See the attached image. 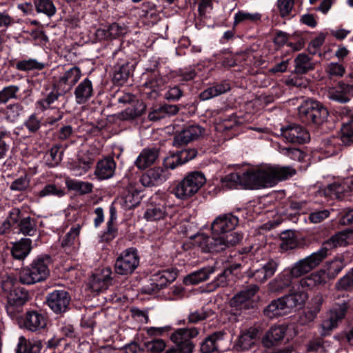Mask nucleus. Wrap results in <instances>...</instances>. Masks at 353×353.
<instances>
[{
  "instance_id": "obj_60",
  "label": "nucleus",
  "mask_w": 353,
  "mask_h": 353,
  "mask_svg": "<svg viewBox=\"0 0 353 353\" xmlns=\"http://www.w3.org/2000/svg\"><path fill=\"white\" fill-rule=\"evenodd\" d=\"M201 70V66L194 65L180 69L179 71V75L181 77L183 81H190L193 79L199 73Z\"/></svg>"
},
{
  "instance_id": "obj_52",
  "label": "nucleus",
  "mask_w": 353,
  "mask_h": 353,
  "mask_svg": "<svg viewBox=\"0 0 353 353\" xmlns=\"http://www.w3.org/2000/svg\"><path fill=\"white\" fill-rule=\"evenodd\" d=\"M80 230L81 225L79 224L73 225L63 238L61 243L62 246L70 247L73 245L74 241L78 239Z\"/></svg>"
},
{
  "instance_id": "obj_3",
  "label": "nucleus",
  "mask_w": 353,
  "mask_h": 353,
  "mask_svg": "<svg viewBox=\"0 0 353 353\" xmlns=\"http://www.w3.org/2000/svg\"><path fill=\"white\" fill-rule=\"evenodd\" d=\"M239 223V219L231 213L217 216L212 223V236L199 234L194 243L203 252H221L238 243L242 236L232 232Z\"/></svg>"
},
{
  "instance_id": "obj_57",
  "label": "nucleus",
  "mask_w": 353,
  "mask_h": 353,
  "mask_svg": "<svg viewBox=\"0 0 353 353\" xmlns=\"http://www.w3.org/2000/svg\"><path fill=\"white\" fill-rule=\"evenodd\" d=\"M261 18V14L258 12L250 13L243 11H239L234 15V24L243 21H257Z\"/></svg>"
},
{
  "instance_id": "obj_32",
  "label": "nucleus",
  "mask_w": 353,
  "mask_h": 353,
  "mask_svg": "<svg viewBox=\"0 0 353 353\" xmlns=\"http://www.w3.org/2000/svg\"><path fill=\"white\" fill-rule=\"evenodd\" d=\"M14 134L17 136L18 134L14 130H9L4 125L0 126V159L6 156L10 150V145L14 140Z\"/></svg>"
},
{
  "instance_id": "obj_50",
  "label": "nucleus",
  "mask_w": 353,
  "mask_h": 353,
  "mask_svg": "<svg viewBox=\"0 0 353 353\" xmlns=\"http://www.w3.org/2000/svg\"><path fill=\"white\" fill-rule=\"evenodd\" d=\"M20 232L24 235L33 236L37 232L36 223L34 219L30 216L20 219L18 227Z\"/></svg>"
},
{
  "instance_id": "obj_29",
  "label": "nucleus",
  "mask_w": 353,
  "mask_h": 353,
  "mask_svg": "<svg viewBox=\"0 0 353 353\" xmlns=\"http://www.w3.org/2000/svg\"><path fill=\"white\" fill-rule=\"evenodd\" d=\"M32 240L28 238H23L12 245L11 254L17 260H24L32 250Z\"/></svg>"
},
{
  "instance_id": "obj_7",
  "label": "nucleus",
  "mask_w": 353,
  "mask_h": 353,
  "mask_svg": "<svg viewBox=\"0 0 353 353\" xmlns=\"http://www.w3.org/2000/svg\"><path fill=\"white\" fill-rule=\"evenodd\" d=\"M139 262L140 258L137 250L134 248H127L117 257L114 271L118 275H130L139 267Z\"/></svg>"
},
{
  "instance_id": "obj_8",
  "label": "nucleus",
  "mask_w": 353,
  "mask_h": 353,
  "mask_svg": "<svg viewBox=\"0 0 353 353\" xmlns=\"http://www.w3.org/2000/svg\"><path fill=\"white\" fill-rule=\"evenodd\" d=\"M259 290L257 285L252 284L237 292L230 300L231 307L237 310L254 307L258 301L256 293Z\"/></svg>"
},
{
  "instance_id": "obj_44",
  "label": "nucleus",
  "mask_w": 353,
  "mask_h": 353,
  "mask_svg": "<svg viewBox=\"0 0 353 353\" xmlns=\"http://www.w3.org/2000/svg\"><path fill=\"white\" fill-rule=\"evenodd\" d=\"M65 194V191L60 186L54 183H48L43 188L35 192L34 195L37 199H41L48 196H55L61 198Z\"/></svg>"
},
{
  "instance_id": "obj_33",
  "label": "nucleus",
  "mask_w": 353,
  "mask_h": 353,
  "mask_svg": "<svg viewBox=\"0 0 353 353\" xmlns=\"http://www.w3.org/2000/svg\"><path fill=\"white\" fill-rule=\"evenodd\" d=\"M230 90V85L227 81H223L220 83L209 87L203 91L199 97L202 101L209 100L213 97L224 94Z\"/></svg>"
},
{
  "instance_id": "obj_27",
  "label": "nucleus",
  "mask_w": 353,
  "mask_h": 353,
  "mask_svg": "<svg viewBox=\"0 0 353 353\" xmlns=\"http://www.w3.org/2000/svg\"><path fill=\"white\" fill-rule=\"evenodd\" d=\"M74 94L77 103H85L94 94L92 81L88 78L84 79L77 85Z\"/></svg>"
},
{
  "instance_id": "obj_24",
  "label": "nucleus",
  "mask_w": 353,
  "mask_h": 353,
  "mask_svg": "<svg viewBox=\"0 0 353 353\" xmlns=\"http://www.w3.org/2000/svg\"><path fill=\"white\" fill-rule=\"evenodd\" d=\"M259 330L255 327H250L242 331L236 343L237 349L248 350L254 348L259 342Z\"/></svg>"
},
{
  "instance_id": "obj_28",
  "label": "nucleus",
  "mask_w": 353,
  "mask_h": 353,
  "mask_svg": "<svg viewBox=\"0 0 353 353\" xmlns=\"http://www.w3.org/2000/svg\"><path fill=\"white\" fill-rule=\"evenodd\" d=\"M159 151L157 148H145L137 157L134 165L139 170H144L150 166L157 159Z\"/></svg>"
},
{
  "instance_id": "obj_54",
  "label": "nucleus",
  "mask_w": 353,
  "mask_h": 353,
  "mask_svg": "<svg viewBox=\"0 0 353 353\" xmlns=\"http://www.w3.org/2000/svg\"><path fill=\"white\" fill-rule=\"evenodd\" d=\"M298 245V241L292 232H285L281 237V248L284 250L294 249Z\"/></svg>"
},
{
  "instance_id": "obj_15",
  "label": "nucleus",
  "mask_w": 353,
  "mask_h": 353,
  "mask_svg": "<svg viewBox=\"0 0 353 353\" xmlns=\"http://www.w3.org/2000/svg\"><path fill=\"white\" fill-rule=\"evenodd\" d=\"M169 178V172L161 167H154L148 170L140 177V183L144 187L158 186Z\"/></svg>"
},
{
  "instance_id": "obj_23",
  "label": "nucleus",
  "mask_w": 353,
  "mask_h": 353,
  "mask_svg": "<svg viewBox=\"0 0 353 353\" xmlns=\"http://www.w3.org/2000/svg\"><path fill=\"white\" fill-rule=\"evenodd\" d=\"M353 97V88L352 85L339 83L336 87L331 88L328 91L330 99L341 103H347Z\"/></svg>"
},
{
  "instance_id": "obj_45",
  "label": "nucleus",
  "mask_w": 353,
  "mask_h": 353,
  "mask_svg": "<svg viewBox=\"0 0 353 353\" xmlns=\"http://www.w3.org/2000/svg\"><path fill=\"white\" fill-rule=\"evenodd\" d=\"M295 72L296 74H305L312 70L314 68V63L311 61V59L305 54H299L294 60Z\"/></svg>"
},
{
  "instance_id": "obj_20",
  "label": "nucleus",
  "mask_w": 353,
  "mask_h": 353,
  "mask_svg": "<svg viewBox=\"0 0 353 353\" xmlns=\"http://www.w3.org/2000/svg\"><path fill=\"white\" fill-rule=\"evenodd\" d=\"M353 179H347L342 182L335 181L329 184L325 189L327 196L339 199L347 195L349 192L353 193Z\"/></svg>"
},
{
  "instance_id": "obj_59",
  "label": "nucleus",
  "mask_w": 353,
  "mask_h": 353,
  "mask_svg": "<svg viewBox=\"0 0 353 353\" xmlns=\"http://www.w3.org/2000/svg\"><path fill=\"white\" fill-rule=\"evenodd\" d=\"M19 90L17 85L5 87L0 91V103H6L9 99L16 98V94Z\"/></svg>"
},
{
  "instance_id": "obj_43",
  "label": "nucleus",
  "mask_w": 353,
  "mask_h": 353,
  "mask_svg": "<svg viewBox=\"0 0 353 353\" xmlns=\"http://www.w3.org/2000/svg\"><path fill=\"white\" fill-rule=\"evenodd\" d=\"M242 123V119L238 118L236 114L226 116L220 119L216 123L215 129L218 132H225L234 129Z\"/></svg>"
},
{
  "instance_id": "obj_26",
  "label": "nucleus",
  "mask_w": 353,
  "mask_h": 353,
  "mask_svg": "<svg viewBox=\"0 0 353 353\" xmlns=\"http://www.w3.org/2000/svg\"><path fill=\"white\" fill-rule=\"evenodd\" d=\"M116 163L112 158H105L99 161L96 166L94 175L99 180L112 178L115 172Z\"/></svg>"
},
{
  "instance_id": "obj_51",
  "label": "nucleus",
  "mask_w": 353,
  "mask_h": 353,
  "mask_svg": "<svg viewBox=\"0 0 353 353\" xmlns=\"http://www.w3.org/2000/svg\"><path fill=\"white\" fill-rule=\"evenodd\" d=\"M141 16L150 19L152 21L158 20V12L156 5L150 1H146L141 5Z\"/></svg>"
},
{
  "instance_id": "obj_36",
  "label": "nucleus",
  "mask_w": 353,
  "mask_h": 353,
  "mask_svg": "<svg viewBox=\"0 0 353 353\" xmlns=\"http://www.w3.org/2000/svg\"><path fill=\"white\" fill-rule=\"evenodd\" d=\"M288 309L284 305L282 297L272 301L264 310V314L270 318L273 319L279 316L285 314Z\"/></svg>"
},
{
  "instance_id": "obj_42",
  "label": "nucleus",
  "mask_w": 353,
  "mask_h": 353,
  "mask_svg": "<svg viewBox=\"0 0 353 353\" xmlns=\"http://www.w3.org/2000/svg\"><path fill=\"white\" fill-rule=\"evenodd\" d=\"M0 112L7 121L14 123L23 112V106L19 103L9 104L5 108L1 109Z\"/></svg>"
},
{
  "instance_id": "obj_13",
  "label": "nucleus",
  "mask_w": 353,
  "mask_h": 353,
  "mask_svg": "<svg viewBox=\"0 0 353 353\" xmlns=\"http://www.w3.org/2000/svg\"><path fill=\"white\" fill-rule=\"evenodd\" d=\"M71 297L69 293L63 290H55L46 296V303L55 314H63L69 309Z\"/></svg>"
},
{
  "instance_id": "obj_16",
  "label": "nucleus",
  "mask_w": 353,
  "mask_h": 353,
  "mask_svg": "<svg viewBox=\"0 0 353 353\" xmlns=\"http://www.w3.org/2000/svg\"><path fill=\"white\" fill-rule=\"evenodd\" d=\"M281 135L290 143H304L310 139L308 132L302 126L296 124L282 127Z\"/></svg>"
},
{
  "instance_id": "obj_25",
  "label": "nucleus",
  "mask_w": 353,
  "mask_h": 353,
  "mask_svg": "<svg viewBox=\"0 0 353 353\" xmlns=\"http://www.w3.org/2000/svg\"><path fill=\"white\" fill-rule=\"evenodd\" d=\"M326 282L327 276L325 271L319 270L302 278L298 282V285L299 288H301V290L305 292V290L323 285Z\"/></svg>"
},
{
  "instance_id": "obj_6",
  "label": "nucleus",
  "mask_w": 353,
  "mask_h": 353,
  "mask_svg": "<svg viewBox=\"0 0 353 353\" xmlns=\"http://www.w3.org/2000/svg\"><path fill=\"white\" fill-rule=\"evenodd\" d=\"M205 182L206 179L203 172H190L176 185L174 194L178 199H186L195 194Z\"/></svg>"
},
{
  "instance_id": "obj_46",
  "label": "nucleus",
  "mask_w": 353,
  "mask_h": 353,
  "mask_svg": "<svg viewBox=\"0 0 353 353\" xmlns=\"http://www.w3.org/2000/svg\"><path fill=\"white\" fill-rule=\"evenodd\" d=\"M66 186L69 190L79 192L81 194L90 193L93 189L92 183L76 179L67 180Z\"/></svg>"
},
{
  "instance_id": "obj_2",
  "label": "nucleus",
  "mask_w": 353,
  "mask_h": 353,
  "mask_svg": "<svg viewBox=\"0 0 353 353\" xmlns=\"http://www.w3.org/2000/svg\"><path fill=\"white\" fill-rule=\"evenodd\" d=\"M295 174L296 170L291 166L268 165L243 173H230L224 177L223 182L230 188L241 185L248 189H261L272 187L279 181L285 180Z\"/></svg>"
},
{
  "instance_id": "obj_48",
  "label": "nucleus",
  "mask_w": 353,
  "mask_h": 353,
  "mask_svg": "<svg viewBox=\"0 0 353 353\" xmlns=\"http://www.w3.org/2000/svg\"><path fill=\"white\" fill-rule=\"evenodd\" d=\"M37 12L50 17L56 13V7L51 0H34Z\"/></svg>"
},
{
  "instance_id": "obj_9",
  "label": "nucleus",
  "mask_w": 353,
  "mask_h": 353,
  "mask_svg": "<svg viewBox=\"0 0 353 353\" xmlns=\"http://www.w3.org/2000/svg\"><path fill=\"white\" fill-rule=\"evenodd\" d=\"M177 276V272L173 268L158 271L152 274L148 284L143 287V291L148 294L157 292L173 282Z\"/></svg>"
},
{
  "instance_id": "obj_39",
  "label": "nucleus",
  "mask_w": 353,
  "mask_h": 353,
  "mask_svg": "<svg viewBox=\"0 0 353 353\" xmlns=\"http://www.w3.org/2000/svg\"><path fill=\"white\" fill-rule=\"evenodd\" d=\"M214 272V268L212 266L203 268L188 274L185 278V283L186 284H197L207 280L209 276Z\"/></svg>"
},
{
  "instance_id": "obj_38",
  "label": "nucleus",
  "mask_w": 353,
  "mask_h": 353,
  "mask_svg": "<svg viewBox=\"0 0 353 353\" xmlns=\"http://www.w3.org/2000/svg\"><path fill=\"white\" fill-rule=\"evenodd\" d=\"M223 333L216 332L208 336L201 343V351L203 353H212L218 350L219 343L223 340Z\"/></svg>"
},
{
  "instance_id": "obj_1",
  "label": "nucleus",
  "mask_w": 353,
  "mask_h": 353,
  "mask_svg": "<svg viewBox=\"0 0 353 353\" xmlns=\"http://www.w3.org/2000/svg\"><path fill=\"white\" fill-rule=\"evenodd\" d=\"M352 237V230H345L333 235L324 241L316 252L299 260L280 273L270 283L271 290L279 292L289 287L292 283L293 279L301 277L315 269L330 254L332 249L346 245Z\"/></svg>"
},
{
  "instance_id": "obj_4",
  "label": "nucleus",
  "mask_w": 353,
  "mask_h": 353,
  "mask_svg": "<svg viewBox=\"0 0 353 353\" xmlns=\"http://www.w3.org/2000/svg\"><path fill=\"white\" fill-rule=\"evenodd\" d=\"M51 263L52 259L50 255H38L29 265L21 270L20 282L26 285H32L46 280L50 275L49 266Z\"/></svg>"
},
{
  "instance_id": "obj_56",
  "label": "nucleus",
  "mask_w": 353,
  "mask_h": 353,
  "mask_svg": "<svg viewBox=\"0 0 353 353\" xmlns=\"http://www.w3.org/2000/svg\"><path fill=\"white\" fill-rule=\"evenodd\" d=\"M336 288L339 290H351L353 289V268L337 281Z\"/></svg>"
},
{
  "instance_id": "obj_17",
  "label": "nucleus",
  "mask_w": 353,
  "mask_h": 353,
  "mask_svg": "<svg viewBox=\"0 0 353 353\" xmlns=\"http://www.w3.org/2000/svg\"><path fill=\"white\" fill-rule=\"evenodd\" d=\"M204 132V129L199 125H190L177 133L173 141L175 146H181L199 139Z\"/></svg>"
},
{
  "instance_id": "obj_55",
  "label": "nucleus",
  "mask_w": 353,
  "mask_h": 353,
  "mask_svg": "<svg viewBox=\"0 0 353 353\" xmlns=\"http://www.w3.org/2000/svg\"><path fill=\"white\" fill-rule=\"evenodd\" d=\"M23 125L30 133L34 134L41 128V121L35 114H32L24 121Z\"/></svg>"
},
{
  "instance_id": "obj_37",
  "label": "nucleus",
  "mask_w": 353,
  "mask_h": 353,
  "mask_svg": "<svg viewBox=\"0 0 353 353\" xmlns=\"http://www.w3.org/2000/svg\"><path fill=\"white\" fill-rule=\"evenodd\" d=\"M117 218V210L113 205H111L110 208V217L106 223V230L101 236L103 241H110L117 236V228L114 225Z\"/></svg>"
},
{
  "instance_id": "obj_12",
  "label": "nucleus",
  "mask_w": 353,
  "mask_h": 353,
  "mask_svg": "<svg viewBox=\"0 0 353 353\" xmlns=\"http://www.w3.org/2000/svg\"><path fill=\"white\" fill-rule=\"evenodd\" d=\"M47 317L38 310H28L19 321L21 327L35 332L46 327Z\"/></svg>"
},
{
  "instance_id": "obj_21",
  "label": "nucleus",
  "mask_w": 353,
  "mask_h": 353,
  "mask_svg": "<svg viewBox=\"0 0 353 353\" xmlns=\"http://www.w3.org/2000/svg\"><path fill=\"white\" fill-rule=\"evenodd\" d=\"M343 124L341 127V140L345 145L353 143V108H344L341 112Z\"/></svg>"
},
{
  "instance_id": "obj_64",
  "label": "nucleus",
  "mask_w": 353,
  "mask_h": 353,
  "mask_svg": "<svg viewBox=\"0 0 353 353\" xmlns=\"http://www.w3.org/2000/svg\"><path fill=\"white\" fill-rule=\"evenodd\" d=\"M248 276L253 278L256 281L259 283H264L268 280L265 271H263V269L259 266V265L258 267L253 266L252 268L248 271Z\"/></svg>"
},
{
  "instance_id": "obj_30",
  "label": "nucleus",
  "mask_w": 353,
  "mask_h": 353,
  "mask_svg": "<svg viewBox=\"0 0 353 353\" xmlns=\"http://www.w3.org/2000/svg\"><path fill=\"white\" fill-rule=\"evenodd\" d=\"M42 343L39 339L27 340L21 336L16 347V353H41Z\"/></svg>"
},
{
  "instance_id": "obj_61",
  "label": "nucleus",
  "mask_w": 353,
  "mask_h": 353,
  "mask_svg": "<svg viewBox=\"0 0 353 353\" xmlns=\"http://www.w3.org/2000/svg\"><path fill=\"white\" fill-rule=\"evenodd\" d=\"M30 185V180L28 177L25 175L20 176L13 181L10 186V189L12 191H24Z\"/></svg>"
},
{
  "instance_id": "obj_5",
  "label": "nucleus",
  "mask_w": 353,
  "mask_h": 353,
  "mask_svg": "<svg viewBox=\"0 0 353 353\" xmlns=\"http://www.w3.org/2000/svg\"><path fill=\"white\" fill-rule=\"evenodd\" d=\"M298 113L303 122L321 124L327 118L328 111L322 103L315 100H306L298 108Z\"/></svg>"
},
{
  "instance_id": "obj_40",
  "label": "nucleus",
  "mask_w": 353,
  "mask_h": 353,
  "mask_svg": "<svg viewBox=\"0 0 353 353\" xmlns=\"http://www.w3.org/2000/svg\"><path fill=\"white\" fill-rule=\"evenodd\" d=\"M284 305L288 310L293 307L302 305L307 299V294L305 292L300 290L285 295L282 297Z\"/></svg>"
},
{
  "instance_id": "obj_31",
  "label": "nucleus",
  "mask_w": 353,
  "mask_h": 353,
  "mask_svg": "<svg viewBox=\"0 0 353 353\" xmlns=\"http://www.w3.org/2000/svg\"><path fill=\"white\" fill-rule=\"evenodd\" d=\"M145 110V105L137 101L123 111L117 114V118L122 121H130L140 117Z\"/></svg>"
},
{
  "instance_id": "obj_34",
  "label": "nucleus",
  "mask_w": 353,
  "mask_h": 353,
  "mask_svg": "<svg viewBox=\"0 0 353 353\" xmlns=\"http://www.w3.org/2000/svg\"><path fill=\"white\" fill-rule=\"evenodd\" d=\"M101 274V276L94 279L92 284V290L98 292L106 290L112 281V271L110 268L103 269Z\"/></svg>"
},
{
  "instance_id": "obj_62",
  "label": "nucleus",
  "mask_w": 353,
  "mask_h": 353,
  "mask_svg": "<svg viewBox=\"0 0 353 353\" xmlns=\"http://www.w3.org/2000/svg\"><path fill=\"white\" fill-rule=\"evenodd\" d=\"M294 0H278L277 8L280 15L282 17L290 15L294 7Z\"/></svg>"
},
{
  "instance_id": "obj_35",
  "label": "nucleus",
  "mask_w": 353,
  "mask_h": 353,
  "mask_svg": "<svg viewBox=\"0 0 353 353\" xmlns=\"http://www.w3.org/2000/svg\"><path fill=\"white\" fill-rule=\"evenodd\" d=\"M178 111L179 108L175 105H164L151 111L148 114V119L150 121H157L174 115Z\"/></svg>"
},
{
  "instance_id": "obj_11",
  "label": "nucleus",
  "mask_w": 353,
  "mask_h": 353,
  "mask_svg": "<svg viewBox=\"0 0 353 353\" xmlns=\"http://www.w3.org/2000/svg\"><path fill=\"white\" fill-rule=\"evenodd\" d=\"M347 309V303L343 302L334 305L328 312L325 319L321 325L320 333L322 336H327L330 332L337 327L339 323L344 318Z\"/></svg>"
},
{
  "instance_id": "obj_63",
  "label": "nucleus",
  "mask_w": 353,
  "mask_h": 353,
  "mask_svg": "<svg viewBox=\"0 0 353 353\" xmlns=\"http://www.w3.org/2000/svg\"><path fill=\"white\" fill-rule=\"evenodd\" d=\"M23 217L21 216V211L18 208L12 209L9 214L6 221L3 223L5 228L14 227L15 225L18 227V223L20 222V219Z\"/></svg>"
},
{
  "instance_id": "obj_18",
  "label": "nucleus",
  "mask_w": 353,
  "mask_h": 353,
  "mask_svg": "<svg viewBox=\"0 0 353 353\" xmlns=\"http://www.w3.org/2000/svg\"><path fill=\"white\" fill-rule=\"evenodd\" d=\"M81 76V71L79 67L73 66L65 70L58 80L57 85L64 93L70 91L79 81Z\"/></svg>"
},
{
  "instance_id": "obj_22",
  "label": "nucleus",
  "mask_w": 353,
  "mask_h": 353,
  "mask_svg": "<svg viewBox=\"0 0 353 353\" xmlns=\"http://www.w3.org/2000/svg\"><path fill=\"white\" fill-rule=\"evenodd\" d=\"M28 299L27 290L21 288H14L10 292L8 297V305L6 307L7 312L11 316H14L15 307L23 305Z\"/></svg>"
},
{
  "instance_id": "obj_53",
  "label": "nucleus",
  "mask_w": 353,
  "mask_h": 353,
  "mask_svg": "<svg viewBox=\"0 0 353 353\" xmlns=\"http://www.w3.org/2000/svg\"><path fill=\"white\" fill-rule=\"evenodd\" d=\"M45 65L43 63L39 62L35 59H28L20 61L17 63L16 68L19 70L28 71L34 69L42 70Z\"/></svg>"
},
{
  "instance_id": "obj_19",
  "label": "nucleus",
  "mask_w": 353,
  "mask_h": 353,
  "mask_svg": "<svg viewBox=\"0 0 353 353\" xmlns=\"http://www.w3.org/2000/svg\"><path fill=\"white\" fill-rule=\"evenodd\" d=\"M168 215V207L163 202H157V198H151L147 204L144 218L148 221L165 219Z\"/></svg>"
},
{
  "instance_id": "obj_58",
  "label": "nucleus",
  "mask_w": 353,
  "mask_h": 353,
  "mask_svg": "<svg viewBox=\"0 0 353 353\" xmlns=\"http://www.w3.org/2000/svg\"><path fill=\"white\" fill-rule=\"evenodd\" d=\"M279 265V261L277 259H269L264 263L259 264L263 271H265V274L268 277V279L271 278L276 272L278 267Z\"/></svg>"
},
{
  "instance_id": "obj_49",
  "label": "nucleus",
  "mask_w": 353,
  "mask_h": 353,
  "mask_svg": "<svg viewBox=\"0 0 353 353\" xmlns=\"http://www.w3.org/2000/svg\"><path fill=\"white\" fill-rule=\"evenodd\" d=\"M129 75L130 70L128 63L125 62L114 66L113 80L115 82L122 84L128 79Z\"/></svg>"
},
{
  "instance_id": "obj_41",
  "label": "nucleus",
  "mask_w": 353,
  "mask_h": 353,
  "mask_svg": "<svg viewBox=\"0 0 353 353\" xmlns=\"http://www.w3.org/2000/svg\"><path fill=\"white\" fill-rule=\"evenodd\" d=\"M285 329L281 326H273L266 333L263 339V343L266 347L274 345L281 341L285 335Z\"/></svg>"
},
{
  "instance_id": "obj_14",
  "label": "nucleus",
  "mask_w": 353,
  "mask_h": 353,
  "mask_svg": "<svg viewBox=\"0 0 353 353\" xmlns=\"http://www.w3.org/2000/svg\"><path fill=\"white\" fill-rule=\"evenodd\" d=\"M142 199L141 190L136 183H130L118 199V202L125 210H128L139 205Z\"/></svg>"
},
{
  "instance_id": "obj_47",
  "label": "nucleus",
  "mask_w": 353,
  "mask_h": 353,
  "mask_svg": "<svg viewBox=\"0 0 353 353\" xmlns=\"http://www.w3.org/2000/svg\"><path fill=\"white\" fill-rule=\"evenodd\" d=\"M326 269L324 270L326 276L329 278H334L345 267V263L341 258H335L334 259L327 261L325 265Z\"/></svg>"
},
{
  "instance_id": "obj_10",
  "label": "nucleus",
  "mask_w": 353,
  "mask_h": 353,
  "mask_svg": "<svg viewBox=\"0 0 353 353\" xmlns=\"http://www.w3.org/2000/svg\"><path fill=\"white\" fill-rule=\"evenodd\" d=\"M198 334V330L194 327L179 328L172 334L170 339L182 353H192L194 345L191 339Z\"/></svg>"
}]
</instances>
